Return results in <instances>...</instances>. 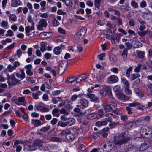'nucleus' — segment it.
<instances>
[{"label": "nucleus", "mask_w": 152, "mask_h": 152, "mask_svg": "<svg viewBox=\"0 0 152 152\" xmlns=\"http://www.w3.org/2000/svg\"><path fill=\"white\" fill-rule=\"evenodd\" d=\"M129 133L126 131L119 135L114 137V142L116 145L121 147V145L127 142L130 140L129 137H128Z\"/></svg>", "instance_id": "f257e3e1"}, {"label": "nucleus", "mask_w": 152, "mask_h": 152, "mask_svg": "<svg viewBox=\"0 0 152 152\" xmlns=\"http://www.w3.org/2000/svg\"><path fill=\"white\" fill-rule=\"evenodd\" d=\"M140 138L150 139L152 137V129L146 126L141 128L140 130Z\"/></svg>", "instance_id": "f03ea898"}, {"label": "nucleus", "mask_w": 152, "mask_h": 152, "mask_svg": "<svg viewBox=\"0 0 152 152\" xmlns=\"http://www.w3.org/2000/svg\"><path fill=\"white\" fill-rule=\"evenodd\" d=\"M99 93L103 97H105L107 95L110 96L112 98L113 97L110 87L108 86H106L104 88L102 89L99 91Z\"/></svg>", "instance_id": "7ed1b4c3"}, {"label": "nucleus", "mask_w": 152, "mask_h": 152, "mask_svg": "<svg viewBox=\"0 0 152 152\" xmlns=\"http://www.w3.org/2000/svg\"><path fill=\"white\" fill-rule=\"evenodd\" d=\"M68 64L66 60H62L60 62L58 67V73L59 74L61 75L64 72L67 68Z\"/></svg>", "instance_id": "20e7f679"}, {"label": "nucleus", "mask_w": 152, "mask_h": 152, "mask_svg": "<svg viewBox=\"0 0 152 152\" xmlns=\"http://www.w3.org/2000/svg\"><path fill=\"white\" fill-rule=\"evenodd\" d=\"M88 105V101L84 99H81L76 105L77 107H80V108L84 109L87 108Z\"/></svg>", "instance_id": "39448f33"}, {"label": "nucleus", "mask_w": 152, "mask_h": 152, "mask_svg": "<svg viewBox=\"0 0 152 152\" xmlns=\"http://www.w3.org/2000/svg\"><path fill=\"white\" fill-rule=\"evenodd\" d=\"M111 110L115 113L119 114L120 111L117 109L116 104L113 102H110L109 104Z\"/></svg>", "instance_id": "423d86ee"}, {"label": "nucleus", "mask_w": 152, "mask_h": 152, "mask_svg": "<svg viewBox=\"0 0 152 152\" xmlns=\"http://www.w3.org/2000/svg\"><path fill=\"white\" fill-rule=\"evenodd\" d=\"M118 77L116 75H112L107 78L108 82L110 83H114L118 82Z\"/></svg>", "instance_id": "0eeeda50"}, {"label": "nucleus", "mask_w": 152, "mask_h": 152, "mask_svg": "<svg viewBox=\"0 0 152 152\" xmlns=\"http://www.w3.org/2000/svg\"><path fill=\"white\" fill-rule=\"evenodd\" d=\"M25 99L24 97H19L18 99H15L14 100L15 103L18 105H25L26 103L25 102Z\"/></svg>", "instance_id": "6e6552de"}, {"label": "nucleus", "mask_w": 152, "mask_h": 152, "mask_svg": "<svg viewBox=\"0 0 152 152\" xmlns=\"http://www.w3.org/2000/svg\"><path fill=\"white\" fill-rule=\"evenodd\" d=\"M35 110L40 111L42 112H47L49 110V109L47 107H44L39 105H36L34 106Z\"/></svg>", "instance_id": "1a4fd4ad"}, {"label": "nucleus", "mask_w": 152, "mask_h": 152, "mask_svg": "<svg viewBox=\"0 0 152 152\" xmlns=\"http://www.w3.org/2000/svg\"><path fill=\"white\" fill-rule=\"evenodd\" d=\"M122 35L121 33L120 34H114L113 35L111 36V39L113 40L114 43H115V40L118 42H119L120 40V38L121 36Z\"/></svg>", "instance_id": "9d476101"}, {"label": "nucleus", "mask_w": 152, "mask_h": 152, "mask_svg": "<svg viewBox=\"0 0 152 152\" xmlns=\"http://www.w3.org/2000/svg\"><path fill=\"white\" fill-rule=\"evenodd\" d=\"M149 145V143L148 141L145 142L140 147L139 150L141 151H144L146 150Z\"/></svg>", "instance_id": "9b49d317"}, {"label": "nucleus", "mask_w": 152, "mask_h": 152, "mask_svg": "<svg viewBox=\"0 0 152 152\" xmlns=\"http://www.w3.org/2000/svg\"><path fill=\"white\" fill-rule=\"evenodd\" d=\"M11 78L12 80V85L14 86L18 85L21 83L20 80L16 79L14 76H12Z\"/></svg>", "instance_id": "f8f14e48"}, {"label": "nucleus", "mask_w": 152, "mask_h": 152, "mask_svg": "<svg viewBox=\"0 0 152 152\" xmlns=\"http://www.w3.org/2000/svg\"><path fill=\"white\" fill-rule=\"evenodd\" d=\"M121 56L124 59V61H125L128 55V50L127 48H125L123 50L121 51Z\"/></svg>", "instance_id": "ddd939ff"}, {"label": "nucleus", "mask_w": 152, "mask_h": 152, "mask_svg": "<svg viewBox=\"0 0 152 152\" xmlns=\"http://www.w3.org/2000/svg\"><path fill=\"white\" fill-rule=\"evenodd\" d=\"M118 99L123 101H127L129 99V97L124 94H121L118 96Z\"/></svg>", "instance_id": "4468645a"}, {"label": "nucleus", "mask_w": 152, "mask_h": 152, "mask_svg": "<svg viewBox=\"0 0 152 152\" xmlns=\"http://www.w3.org/2000/svg\"><path fill=\"white\" fill-rule=\"evenodd\" d=\"M107 124V122L106 121H99L96 122L95 125L97 126L100 127L102 126L106 125Z\"/></svg>", "instance_id": "2eb2a0df"}, {"label": "nucleus", "mask_w": 152, "mask_h": 152, "mask_svg": "<svg viewBox=\"0 0 152 152\" xmlns=\"http://www.w3.org/2000/svg\"><path fill=\"white\" fill-rule=\"evenodd\" d=\"M75 135L71 133V132L68 135L66 136V139L67 140L69 141H72L75 138Z\"/></svg>", "instance_id": "dca6fc26"}, {"label": "nucleus", "mask_w": 152, "mask_h": 152, "mask_svg": "<svg viewBox=\"0 0 152 152\" xmlns=\"http://www.w3.org/2000/svg\"><path fill=\"white\" fill-rule=\"evenodd\" d=\"M34 145L36 146L39 147H41L42 146L43 142L40 140H37L34 141Z\"/></svg>", "instance_id": "f3484780"}, {"label": "nucleus", "mask_w": 152, "mask_h": 152, "mask_svg": "<svg viewBox=\"0 0 152 152\" xmlns=\"http://www.w3.org/2000/svg\"><path fill=\"white\" fill-rule=\"evenodd\" d=\"M135 92L140 97H142L144 95V94L138 88H134Z\"/></svg>", "instance_id": "a211bd4d"}, {"label": "nucleus", "mask_w": 152, "mask_h": 152, "mask_svg": "<svg viewBox=\"0 0 152 152\" xmlns=\"http://www.w3.org/2000/svg\"><path fill=\"white\" fill-rule=\"evenodd\" d=\"M32 123L34 126H39L42 124L41 121L39 120L32 119Z\"/></svg>", "instance_id": "6ab92c4d"}, {"label": "nucleus", "mask_w": 152, "mask_h": 152, "mask_svg": "<svg viewBox=\"0 0 152 152\" xmlns=\"http://www.w3.org/2000/svg\"><path fill=\"white\" fill-rule=\"evenodd\" d=\"M104 109L106 112H110L111 110L110 105L106 103H104L103 104Z\"/></svg>", "instance_id": "aec40b11"}, {"label": "nucleus", "mask_w": 152, "mask_h": 152, "mask_svg": "<svg viewBox=\"0 0 152 152\" xmlns=\"http://www.w3.org/2000/svg\"><path fill=\"white\" fill-rule=\"evenodd\" d=\"M42 92L40 91H38L35 93H33L32 96L33 98L35 99H38L39 95H41Z\"/></svg>", "instance_id": "412c9836"}, {"label": "nucleus", "mask_w": 152, "mask_h": 152, "mask_svg": "<svg viewBox=\"0 0 152 152\" xmlns=\"http://www.w3.org/2000/svg\"><path fill=\"white\" fill-rule=\"evenodd\" d=\"M27 20L28 22L31 23V30H33L34 29V23L33 22V20H32L31 16V15L28 16Z\"/></svg>", "instance_id": "4be33fe9"}, {"label": "nucleus", "mask_w": 152, "mask_h": 152, "mask_svg": "<svg viewBox=\"0 0 152 152\" xmlns=\"http://www.w3.org/2000/svg\"><path fill=\"white\" fill-rule=\"evenodd\" d=\"M75 120L73 118H70L66 122L67 125L71 126L75 124Z\"/></svg>", "instance_id": "5701e85b"}, {"label": "nucleus", "mask_w": 152, "mask_h": 152, "mask_svg": "<svg viewBox=\"0 0 152 152\" xmlns=\"http://www.w3.org/2000/svg\"><path fill=\"white\" fill-rule=\"evenodd\" d=\"M76 80V78L74 77H68L65 81L66 83H69L74 82Z\"/></svg>", "instance_id": "b1692460"}, {"label": "nucleus", "mask_w": 152, "mask_h": 152, "mask_svg": "<svg viewBox=\"0 0 152 152\" xmlns=\"http://www.w3.org/2000/svg\"><path fill=\"white\" fill-rule=\"evenodd\" d=\"M39 24H40V26H42L44 27H46L47 26L46 20L44 19H41L39 22Z\"/></svg>", "instance_id": "393cba45"}, {"label": "nucleus", "mask_w": 152, "mask_h": 152, "mask_svg": "<svg viewBox=\"0 0 152 152\" xmlns=\"http://www.w3.org/2000/svg\"><path fill=\"white\" fill-rule=\"evenodd\" d=\"M104 115L103 110L102 109H99L98 110V115L97 118H100L103 117Z\"/></svg>", "instance_id": "a878e982"}, {"label": "nucleus", "mask_w": 152, "mask_h": 152, "mask_svg": "<svg viewBox=\"0 0 152 152\" xmlns=\"http://www.w3.org/2000/svg\"><path fill=\"white\" fill-rule=\"evenodd\" d=\"M87 31V28L85 27H83L81 28L78 31L82 34V36H84L85 35Z\"/></svg>", "instance_id": "bb28decb"}, {"label": "nucleus", "mask_w": 152, "mask_h": 152, "mask_svg": "<svg viewBox=\"0 0 152 152\" xmlns=\"http://www.w3.org/2000/svg\"><path fill=\"white\" fill-rule=\"evenodd\" d=\"M50 140L53 142H59L61 141V138L57 137H52L50 138Z\"/></svg>", "instance_id": "cd10ccee"}, {"label": "nucleus", "mask_w": 152, "mask_h": 152, "mask_svg": "<svg viewBox=\"0 0 152 152\" xmlns=\"http://www.w3.org/2000/svg\"><path fill=\"white\" fill-rule=\"evenodd\" d=\"M61 51V50L60 47H58L55 48L54 49V53L56 54H59Z\"/></svg>", "instance_id": "c85d7f7f"}, {"label": "nucleus", "mask_w": 152, "mask_h": 152, "mask_svg": "<svg viewBox=\"0 0 152 152\" xmlns=\"http://www.w3.org/2000/svg\"><path fill=\"white\" fill-rule=\"evenodd\" d=\"M75 37L76 39L79 40L81 39L83 37L82 34L79 31L77 32L75 35Z\"/></svg>", "instance_id": "c756f323"}, {"label": "nucleus", "mask_w": 152, "mask_h": 152, "mask_svg": "<svg viewBox=\"0 0 152 152\" xmlns=\"http://www.w3.org/2000/svg\"><path fill=\"white\" fill-rule=\"evenodd\" d=\"M70 132L69 130L68 129H65V130H62L61 133V134L62 135H65V137L68 135L70 133Z\"/></svg>", "instance_id": "7c9ffc66"}, {"label": "nucleus", "mask_w": 152, "mask_h": 152, "mask_svg": "<svg viewBox=\"0 0 152 152\" xmlns=\"http://www.w3.org/2000/svg\"><path fill=\"white\" fill-rule=\"evenodd\" d=\"M40 45L41 46V47L40 48L41 51L42 52H43L44 51H45V48L46 46V43L45 42H42L41 43Z\"/></svg>", "instance_id": "2f4dec72"}, {"label": "nucleus", "mask_w": 152, "mask_h": 152, "mask_svg": "<svg viewBox=\"0 0 152 152\" xmlns=\"http://www.w3.org/2000/svg\"><path fill=\"white\" fill-rule=\"evenodd\" d=\"M0 24L1 27L6 28L8 26V23L7 21L3 20Z\"/></svg>", "instance_id": "473e14b6"}, {"label": "nucleus", "mask_w": 152, "mask_h": 152, "mask_svg": "<svg viewBox=\"0 0 152 152\" xmlns=\"http://www.w3.org/2000/svg\"><path fill=\"white\" fill-rule=\"evenodd\" d=\"M97 118V116L94 113H92L89 115L87 117V118L88 119H93Z\"/></svg>", "instance_id": "72a5a7b5"}, {"label": "nucleus", "mask_w": 152, "mask_h": 152, "mask_svg": "<svg viewBox=\"0 0 152 152\" xmlns=\"http://www.w3.org/2000/svg\"><path fill=\"white\" fill-rule=\"evenodd\" d=\"M101 0H95L94 4L96 7L99 9L100 5Z\"/></svg>", "instance_id": "f704fd0d"}, {"label": "nucleus", "mask_w": 152, "mask_h": 152, "mask_svg": "<svg viewBox=\"0 0 152 152\" xmlns=\"http://www.w3.org/2000/svg\"><path fill=\"white\" fill-rule=\"evenodd\" d=\"M59 110L56 108L54 109L52 111V113L54 116L58 117L59 114L58 113L59 112Z\"/></svg>", "instance_id": "c9c22d12"}, {"label": "nucleus", "mask_w": 152, "mask_h": 152, "mask_svg": "<svg viewBox=\"0 0 152 152\" xmlns=\"http://www.w3.org/2000/svg\"><path fill=\"white\" fill-rule=\"evenodd\" d=\"M83 94H79V95H74L72 96L71 98V100L73 101H75L76 100L78 97H80L82 96Z\"/></svg>", "instance_id": "e433bc0d"}, {"label": "nucleus", "mask_w": 152, "mask_h": 152, "mask_svg": "<svg viewBox=\"0 0 152 152\" xmlns=\"http://www.w3.org/2000/svg\"><path fill=\"white\" fill-rule=\"evenodd\" d=\"M121 80L123 83L126 86V87H129V83L126 79L123 77L121 78Z\"/></svg>", "instance_id": "4c0bfd02"}, {"label": "nucleus", "mask_w": 152, "mask_h": 152, "mask_svg": "<svg viewBox=\"0 0 152 152\" xmlns=\"http://www.w3.org/2000/svg\"><path fill=\"white\" fill-rule=\"evenodd\" d=\"M16 20V15L14 14H12L10 15L9 17V20L10 21L12 20V21H15Z\"/></svg>", "instance_id": "58836bf2"}, {"label": "nucleus", "mask_w": 152, "mask_h": 152, "mask_svg": "<svg viewBox=\"0 0 152 152\" xmlns=\"http://www.w3.org/2000/svg\"><path fill=\"white\" fill-rule=\"evenodd\" d=\"M74 111L76 113H78V115L79 116H81L82 115V113L80 112L81 110L79 108H76L74 109Z\"/></svg>", "instance_id": "ea45409f"}, {"label": "nucleus", "mask_w": 152, "mask_h": 152, "mask_svg": "<svg viewBox=\"0 0 152 152\" xmlns=\"http://www.w3.org/2000/svg\"><path fill=\"white\" fill-rule=\"evenodd\" d=\"M131 5L134 8H137L138 7V4L134 0H132L131 1Z\"/></svg>", "instance_id": "a19ab883"}, {"label": "nucleus", "mask_w": 152, "mask_h": 152, "mask_svg": "<svg viewBox=\"0 0 152 152\" xmlns=\"http://www.w3.org/2000/svg\"><path fill=\"white\" fill-rule=\"evenodd\" d=\"M125 93L127 95H130L132 94V91L129 88V87H125Z\"/></svg>", "instance_id": "79ce46f5"}, {"label": "nucleus", "mask_w": 152, "mask_h": 152, "mask_svg": "<svg viewBox=\"0 0 152 152\" xmlns=\"http://www.w3.org/2000/svg\"><path fill=\"white\" fill-rule=\"evenodd\" d=\"M22 53L21 50L20 49L18 50L16 53L15 54V56H17L18 58L20 57Z\"/></svg>", "instance_id": "37998d69"}, {"label": "nucleus", "mask_w": 152, "mask_h": 152, "mask_svg": "<svg viewBox=\"0 0 152 152\" xmlns=\"http://www.w3.org/2000/svg\"><path fill=\"white\" fill-rule=\"evenodd\" d=\"M132 68L131 66H130L126 70V75L127 77H129L130 76V72L132 71Z\"/></svg>", "instance_id": "c03bdc74"}, {"label": "nucleus", "mask_w": 152, "mask_h": 152, "mask_svg": "<svg viewBox=\"0 0 152 152\" xmlns=\"http://www.w3.org/2000/svg\"><path fill=\"white\" fill-rule=\"evenodd\" d=\"M140 76L139 75L137 74H133L132 75L131 79L132 80H133L136 78L139 77Z\"/></svg>", "instance_id": "a18cd8bd"}, {"label": "nucleus", "mask_w": 152, "mask_h": 152, "mask_svg": "<svg viewBox=\"0 0 152 152\" xmlns=\"http://www.w3.org/2000/svg\"><path fill=\"white\" fill-rule=\"evenodd\" d=\"M57 125L62 127H65L67 126V124H66V122L63 123L61 121H59Z\"/></svg>", "instance_id": "49530a36"}, {"label": "nucleus", "mask_w": 152, "mask_h": 152, "mask_svg": "<svg viewBox=\"0 0 152 152\" xmlns=\"http://www.w3.org/2000/svg\"><path fill=\"white\" fill-rule=\"evenodd\" d=\"M147 31H143L138 32L139 35L142 37L144 36L147 33Z\"/></svg>", "instance_id": "de8ad7c7"}, {"label": "nucleus", "mask_w": 152, "mask_h": 152, "mask_svg": "<svg viewBox=\"0 0 152 152\" xmlns=\"http://www.w3.org/2000/svg\"><path fill=\"white\" fill-rule=\"evenodd\" d=\"M31 29L29 26H27L25 27V31L26 34L27 35L29 36L28 33L30 32Z\"/></svg>", "instance_id": "09e8293b"}, {"label": "nucleus", "mask_w": 152, "mask_h": 152, "mask_svg": "<svg viewBox=\"0 0 152 152\" xmlns=\"http://www.w3.org/2000/svg\"><path fill=\"white\" fill-rule=\"evenodd\" d=\"M145 54L144 52L141 51L138 53V56L140 58H143L144 57Z\"/></svg>", "instance_id": "8fccbe9b"}, {"label": "nucleus", "mask_w": 152, "mask_h": 152, "mask_svg": "<svg viewBox=\"0 0 152 152\" xmlns=\"http://www.w3.org/2000/svg\"><path fill=\"white\" fill-rule=\"evenodd\" d=\"M11 2V4L13 7H16L18 5L17 0H12Z\"/></svg>", "instance_id": "3c124183"}, {"label": "nucleus", "mask_w": 152, "mask_h": 152, "mask_svg": "<svg viewBox=\"0 0 152 152\" xmlns=\"http://www.w3.org/2000/svg\"><path fill=\"white\" fill-rule=\"evenodd\" d=\"M121 119L124 122H126L128 119V117L127 115H123L121 116Z\"/></svg>", "instance_id": "603ef678"}, {"label": "nucleus", "mask_w": 152, "mask_h": 152, "mask_svg": "<svg viewBox=\"0 0 152 152\" xmlns=\"http://www.w3.org/2000/svg\"><path fill=\"white\" fill-rule=\"evenodd\" d=\"M140 104V103L137 102H135L133 103H131L129 104V107H134L137 105H139Z\"/></svg>", "instance_id": "864d4df0"}, {"label": "nucleus", "mask_w": 152, "mask_h": 152, "mask_svg": "<svg viewBox=\"0 0 152 152\" xmlns=\"http://www.w3.org/2000/svg\"><path fill=\"white\" fill-rule=\"evenodd\" d=\"M147 6V3L146 2L144 1H142L140 3V6L142 8H144Z\"/></svg>", "instance_id": "5fc2aeb1"}, {"label": "nucleus", "mask_w": 152, "mask_h": 152, "mask_svg": "<svg viewBox=\"0 0 152 152\" xmlns=\"http://www.w3.org/2000/svg\"><path fill=\"white\" fill-rule=\"evenodd\" d=\"M111 71L113 73L117 74L118 72V69L117 67L113 68L111 69Z\"/></svg>", "instance_id": "6e6d98bb"}, {"label": "nucleus", "mask_w": 152, "mask_h": 152, "mask_svg": "<svg viewBox=\"0 0 152 152\" xmlns=\"http://www.w3.org/2000/svg\"><path fill=\"white\" fill-rule=\"evenodd\" d=\"M7 68L8 69V71L10 72H12L13 70L15 69V66H12L10 65H9L8 66Z\"/></svg>", "instance_id": "4d7b16f0"}, {"label": "nucleus", "mask_w": 152, "mask_h": 152, "mask_svg": "<svg viewBox=\"0 0 152 152\" xmlns=\"http://www.w3.org/2000/svg\"><path fill=\"white\" fill-rule=\"evenodd\" d=\"M50 128V126H48L47 127H45L42 128L40 129V131H46L49 130Z\"/></svg>", "instance_id": "13d9d810"}, {"label": "nucleus", "mask_w": 152, "mask_h": 152, "mask_svg": "<svg viewBox=\"0 0 152 152\" xmlns=\"http://www.w3.org/2000/svg\"><path fill=\"white\" fill-rule=\"evenodd\" d=\"M126 109L127 112V113L128 114H132L133 113L132 109L129 107H127L126 108Z\"/></svg>", "instance_id": "bf43d9fd"}, {"label": "nucleus", "mask_w": 152, "mask_h": 152, "mask_svg": "<svg viewBox=\"0 0 152 152\" xmlns=\"http://www.w3.org/2000/svg\"><path fill=\"white\" fill-rule=\"evenodd\" d=\"M59 24L58 21L55 18L53 21V24L55 26H58Z\"/></svg>", "instance_id": "052dcab7"}, {"label": "nucleus", "mask_w": 152, "mask_h": 152, "mask_svg": "<svg viewBox=\"0 0 152 152\" xmlns=\"http://www.w3.org/2000/svg\"><path fill=\"white\" fill-rule=\"evenodd\" d=\"M135 23L134 20L130 19L129 20V24L131 26H133L134 25Z\"/></svg>", "instance_id": "680f3d73"}, {"label": "nucleus", "mask_w": 152, "mask_h": 152, "mask_svg": "<svg viewBox=\"0 0 152 152\" xmlns=\"http://www.w3.org/2000/svg\"><path fill=\"white\" fill-rule=\"evenodd\" d=\"M79 149L81 151H84L86 150V148L85 145L81 144L80 145Z\"/></svg>", "instance_id": "e2e57ef3"}, {"label": "nucleus", "mask_w": 152, "mask_h": 152, "mask_svg": "<svg viewBox=\"0 0 152 152\" xmlns=\"http://www.w3.org/2000/svg\"><path fill=\"white\" fill-rule=\"evenodd\" d=\"M113 144L111 142H109L108 143H107V148H109L108 150H111V149L113 148Z\"/></svg>", "instance_id": "0e129e2a"}, {"label": "nucleus", "mask_w": 152, "mask_h": 152, "mask_svg": "<svg viewBox=\"0 0 152 152\" xmlns=\"http://www.w3.org/2000/svg\"><path fill=\"white\" fill-rule=\"evenodd\" d=\"M57 13L59 15H64L66 14V13L65 12H63L60 10H59L57 11Z\"/></svg>", "instance_id": "69168bd1"}, {"label": "nucleus", "mask_w": 152, "mask_h": 152, "mask_svg": "<svg viewBox=\"0 0 152 152\" xmlns=\"http://www.w3.org/2000/svg\"><path fill=\"white\" fill-rule=\"evenodd\" d=\"M125 44L127 46V49H130L132 47V45L129 43L126 42L125 43Z\"/></svg>", "instance_id": "338daca9"}, {"label": "nucleus", "mask_w": 152, "mask_h": 152, "mask_svg": "<svg viewBox=\"0 0 152 152\" xmlns=\"http://www.w3.org/2000/svg\"><path fill=\"white\" fill-rule=\"evenodd\" d=\"M132 123L131 122H129L126 123V126L127 127V128L130 129L132 127Z\"/></svg>", "instance_id": "774afa93"}]
</instances>
